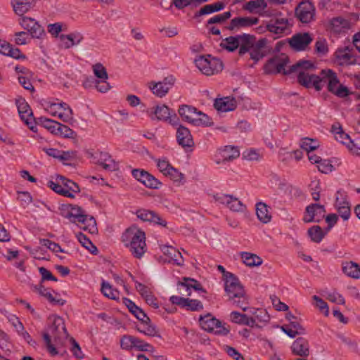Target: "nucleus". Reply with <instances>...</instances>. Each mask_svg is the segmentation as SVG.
Instances as JSON below:
<instances>
[{
    "label": "nucleus",
    "mask_w": 360,
    "mask_h": 360,
    "mask_svg": "<svg viewBox=\"0 0 360 360\" xmlns=\"http://www.w3.org/2000/svg\"><path fill=\"white\" fill-rule=\"evenodd\" d=\"M315 70L316 65L313 62L302 60L290 66L289 71L284 72V74L297 72L299 84L306 88H314L316 91H321L324 84H327L328 91L336 96L345 98L349 95L348 88L340 83L337 74L333 70L324 69L319 75H316L313 73Z\"/></svg>",
    "instance_id": "f257e3e1"
},
{
    "label": "nucleus",
    "mask_w": 360,
    "mask_h": 360,
    "mask_svg": "<svg viewBox=\"0 0 360 360\" xmlns=\"http://www.w3.org/2000/svg\"><path fill=\"white\" fill-rule=\"evenodd\" d=\"M60 214L72 223L79 222L84 224L82 229L91 233H96L98 229L94 217L85 214L84 211L77 205H63L60 208Z\"/></svg>",
    "instance_id": "f03ea898"
},
{
    "label": "nucleus",
    "mask_w": 360,
    "mask_h": 360,
    "mask_svg": "<svg viewBox=\"0 0 360 360\" xmlns=\"http://www.w3.org/2000/svg\"><path fill=\"white\" fill-rule=\"evenodd\" d=\"M122 242L129 248L131 255L140 259L146 251V234L136 226L127 229L122 236Z\"/></svg>",
    "instance_id": "7ed1b4c3"
},
{
    "label": "nucleus",
    "mask_w": 360,
    "mask_h": 360,
    "mask_svg": "<svg viewBox=\"0 0 360 360\" xmlns=\"http://www.w3.org/2000/svg\"><path fill=\"white\" fill-rule=\"evenodd\" d=\"M224 290L229 300L243 311L248 309L245 293L238 278L231 273L225 274Z\"/></svg>",
    "instance_id": "20e7f679"
},
{
    "label": "nucleus",
    "mask_w": 360,
    "mask_h": 360,
    "mask_svg": "<svg viewBox=\"0 0 360 360\" xmlns=\"http://www.w3.org/2000/svg\"><path fill=\"white\" fill-rule=\"evenodd\" d=\"M250 37L245 49L247 52L250 53V58L257 63L266 56L271 51V48L268 45V40L265 38L256 41L254 35L250 34Z\"/></svg>",
    "instance_id": "39448f33"
},
{
    "label": "nucleus",
    "mask_w": 360,
    "mask_h": 360,
    "mask_svg": "<svg viewBox=\"0 0 360 360\" xmlns=\"http://www.w3.org/2000/svg\"><path fill=\"white\" fill-rule=\"evenodd\" d=\"M195 64L198 70L204 75L210 76L218 73L223 69V63L221 60L200 56L195 60Z\"/></svg>",
    "instance_id": "423d86ee"
},
{
    "label": "nucleus",
    "mask_w": 360,
    "mask_h": 360,
    "mask_svg": "<svg viewBox=\"0 0 360 360\" xmlns=\"http://www.w3.org/2000/svg\"><path fill=\"white\" fill-rule=\"evenodd\" d=\"M249 34H243L237 36H231L226 37L223 39L220 44L221 47L229 51H234L238 48H239V54L240 56L244 55L247 53V49H245L247 43H249L250 39Z\"/></svg>",
    "instance_id": "0eeeda50"
},
{
    "label": "nucleus",
    "mask_w": 360,
    "mask_h": 360,
    "mask_svg": "<svg viewBox=\"0 0 360 360\" xmlns=\"http://www.w3.org/2000/svg\"><path fill=\"white\" fill-rule=\"evenodd\" d=\"M199 322L202 328L208 332L219 335H226L229 332L228 328L222 325L218 319L212 317L210 314L204 316H200Z\"/></svg>",
    "instance_id": "6e6552de"
},
{
    "label": "nucleus",
    "mask_w": 360,
    "mask_h": 360,
    "mask_svg": "<svg viewBox=\"0 0 360 360\" xmlns=\"http://www.w3.org/2000/svg\"><path fill=\"white\" fill-rule=\"evenodd\" d=\"M213 198L215 202L226 205L232 212H243L246 210V206L232 195L217 193Z\"/></svg>",
    "instance_id": "1a4fd4ad"
},
{
    "label": "nucleus",
    "mask_w": 360,
    "mask_h": 360,
    "mask_svg": "<svg viewBox=\"0 0 360 360\" xmlns=\"http://www.w3.org/2000/svg\"><path fill=\"white\" fill-rule=\"evenodd\" d=\"M15 103L18 108V113L22 120L28 126L30 129L33 132L37 131V127L35 123L33 122V114L32 111L30 108V105L26 101L20 97L16 98Z\"/></svg>",
    "instance_id": "9d476101"
},
{
    "label": "nucleus",
    "mask_w": 360,
    "mask_h": 360,
    "mask_svg": "<svg viewBox=\"0 0 360 360\" xmlns=\"http://www.w3.org/2000/svg\"><path fill=\"white\" fill-rule=\"evenodd\" d=\"M289 59L285 55L276 56L269 59L264 65V71L267 74H277L284 72H288L285 70V67L288 63Z\"/></svg>",
    "instance_id": "9b49d317"
},
{
    "label": "nucleus",
    "mask_w": 360,
    "mask_h": 360,
    "mask_svg": "<svg viewBox=\"0 0 360 360\" xmlns=\"http://www.w3.org/2000/svg\"><path fill=\"white\" fill-rule=\"evenodd\" d=\"M19 25L24 29L27 30L33 38H40L45 34L43 27L34 18L22 16L18 19Z\"/></svg>",
    "instance_id": "f8f14e48"
},
{
    "label": "nucleus",
    "mask_w": 360,
    "mask_h": 360,
    "mask_svg": "<svg viewBox=\"0 0 360 360\" xmlns=\"http://www.w3.org/2000/svg\"><path fill=\"white\" fill-rule=\"evenodd\" d=\"M176 79L172 75L164 78L162 82H150L148 84V88L156 96L162 98L174 84Z\"/></svg>",
    "instance_id": "ddd939ff"
},
{
    "label": "nucleus",
    "mask_w": 360,
    "mask_h": 360,
    "mask_svg": "<svg viewBox=\"0 0 360 360\" xmlns=\"http://www.w3.org/2000/svg\"><path fill=\"white\" fill-rule=\"evenodd\" d=\"M326 210L320 204H311L306 207L303 221L306 223L320 222L325 218Z\"/></svg>",
    "instance_id": "4468645a"
},
{
    "label": "nucleus",
    "mask_w": 360,
    "mask_h": 360,
    "mask_svg": "<svg viewBox=\"0 0 360 360\" xmlns=\"http://www.w3.org/2000/svg\"><path fill=\"white\" fill-rule=\"evenodd\" d=\"M295 15L302 22L309 23L314 18V6L309 1H302L296 8Z\"/></svg>",
    "instance_id": "2eb2a0df"
},
{
    "label": "nucleus",
    "mask_w": 360,
    "mask_h": 360,
    "mask_svg": "<svg viewBox=\"0 0 360 360\" xmlns=\"http://www.w3.org/2000/svg\"><path fill=\"white\" fill-rule=\"evenodd\" d=\"M192 289L196 291L205 292L201 284L193 278L183 277L181 280L177 283V290L179 293L182 295L191 296Z\"/></svg>",
    "instance_id": "dca6fc26"
},
{
    "label": "nucleus",
    "mask_w": 360,
    "mask_h": 360,
    "mask_svg": "<svg viewBox=\"0 0 360 360\" xmlns=\"http://www.w3.org/2000/svg\"><path fill=\"white\" fill-rule=\"evenodd\" d=\"M312 41L313 38L309 33L301 32L294 34L288 42L294 51H302L306 50Z\"/></svg>",
    "instance_id": "f3484780"
},
{
    "label": "nucleus",
    "mask_w": 360,
    "mask_h": 360,
    "mask_svg": "<svg viewBox=\"0 0 360 360\" xmlns=\"http://www.w3.org/2000/svg\"><path fill=\"white\" fill-rule=\"evenodd\" d=\"M91 158L94 160V163L102 166L105 170L115 171L118 169V165L108 153L98 151L91 153Z\"/></svg>",
    "instance_id": "a211bd4d"
},
{
    "label": "nucleus",
    "mask_w": 360,
    "mask_h": 360,
    "mask_svg": "<svg viewBox=\"0 0 360 360\" xmlns=\"http://www.w3.org/2000/svg\"><path fill=\"white\" fill-rule=\"evenodd\" d=\"M169 301L173 304L178 305L184 309L192 311H198L203 309L202 302L198 300L185 298L180 296L172 295Z\"/></svg>",
    "instance_id": "6ab92c4d"
},
{
    "label": "nucleus",
    "mask_w": 360,
    "mask_h": 360,
    "mask_svg": "<svg viewBox=\"0 0 360 360\" xmlns=\"http://www.w3.org/2000/svg\"><path fill=\"white\" fill-rule=\"evenodd\" d=\"M132 174L135 179L148 188L158 189L161 185L160 181L145 170L134 169L132 170Z\"/></svg>",
    "instance_id": "aec40b11"
},
{
    "label": "nucleus",
    "mask_w": 360,
    "mask_h": 360,
    "mask_svg": "<svg viewBox=\"0 0 360 360\" xmlns=\"http://www.w3.org/2000/svg\"><path fill=\"white\" fill-rule=\"evenodd\" d=\"M49 330L56 341L66 339L68 337L64 320L60 316H55L53 318L52 324L49 326Z\"/></svg>",
    "instance_id": "412c9836"
},
{
    "label": "nucleus",
    "mask_w": 360,
    "mask_h": 360,
    "mask_svg": "<svg viewBox=\"0 0 360 360\" xmlns=\"http://www.w3.org/2000/svg\"><path fill=\"white\" fill-rule=\"evenodd\" d=\"M288 18L277 15L269 22L266 29L271 33L281 35L288 30Z\"/></svg>",
    "instance_id": "4be33fe9"
},
{
    "label": "nucleus",
    "mask_w": 360,
    "mask_h": 360,
    "mask_svg": "<svg viewBox=\"0 0 360 360\" xmlns=\"http://www.w3.org/2000/svg\"><path fill=\"white\" fill-rule=\"evenodd\" d=\"M136 216L143 221H148L162 227L167 226V221L158 213L148 210H139L136 212Z\"/></svg>",
    "instance_id": "5701e85b"
},
{
    "label": "nucleus",
    "mask_w": 360,
    "mask_h": 360,
    "mask_svg": "<svg viewBox=\"0 0 360 360\" xmlns=\"http://www.w3.org/2000/svg\"><path fill=\"white\" fill-rule=\"evenodd\" d=\"M37 0H11V6L15 14L22 17L36 6Z\"/></svg>",
    "instance_id": "b1692460"
},
{
    "label": "nucleus",
    "mask_w": 360,
    "mask_h": 360,
    "mask_svg": "<svg viewBox=\"0 0 360 360\" xmlns=\"http://www.w3.org/2000/svg\"><path fill=\"white\" fill-rule=\"evenodd\" d=\"M258 22L259 19L256 17H237L231 20L228 29L231 31H237L241 28L250 27Z\"/></svg>",
    "instance_id": "393cba45"
},
{
    "label": "nucleus",
    "mask_w": 360,
    "mask_h": 360,
    "mask_svg": "<svg viewBox=\"0 0 360 360\" xmlns=\"http://www.w3.org/2000/svg\"><path fill=\"white\" fill-rule=\"evenodd\" d=\"M176 140L179 145L184 148H191L194 146V141L190 130L182 125H179L176 128Z\"/></svg>",
    "instance_id": "a878e982"
},
{
    "label": "nucleus",
    "mask_w": 360,
    "mask_h": 360,
    "mask_svg": "<svg viewBox=\"0 0 360 360\" xmlns=\"http://www.w3.org/2000/svg\"><path fill=\"white\" fill-rule=\"evenodd\" d=\"M335 207L343 220H348L351 214L350 207L349 202L345 200L343 195L340 191L337 192Z\"/></svg>",
    "instance_id": "bb28decb"
},
{
    "label": "nucleus",
    "mask_w": 360,
    "mask_h": 360,
    "mask_svg": "<svg viewBox=\"0 0 360 360\" xmlns=\"http://www.w3.org/2000/svg\"><path fill=\"white\" fill-rule=\"evenodd\" d=\"M214 106L217 111L226 112L235 110L237 103L236 99L233 98L224 97L216 98Z\"/></svg>",
    "instance_id": "cd10ccee"
},
{
    "label": "nucleus",
    "mask_w": 360,
    "mask_h": 360,
    "mask_svg": "<svg viewBox=\"0 0 360 360\" xmlns=\"http://www.w3.org/2000/svg\"><path fill=\"white\" fill-rule=\"evenodd\" d=\"M293 354L302 357H307L309 355V345L308 341L303 338L296 339L291 346Z\"/></svg>",
    "instance_id": "c85d7f7f"
},
{
    "label": "nucleus",
    "mask_w": 360,
    "mask_h": 360,
    "mask_svg": "<svg viewBox=\"0 0 360 360\" xmlns=\"http://www.w3.org/2000/svg\"><path fill=\"white\" fill-rule=\"evenodd\" d=\"M188 123L195 127H210L213 125L212 119L201 111L195 110Z\"/></svg>",
    "instance_id": "c756f323"
},
{
    "label": "nucleus",
    "mask_w": 360,
    "mask_h": 360,
    "mask_svg": "<svg viewBox=\"0 0 360 360\" xmlns=\"http://www.w3.org/2000/svg\"><path fill=\"white\" fill-rule=\"evenodd\" d=\"M349 27L350 22L342 17H335L329 21L328 28L336 33L344 32Z\"/></svg>",
    "instance_id": "7c9ffc66"
},
{
    "label": "nucleus",
    "mask_w": 360,
    "mask_h": 360,
    "mask_svg": "<svg viewBox=\"0 0 360 360\" xmlns=\"http://www.w3.org/2000/svg\"><path fill=\"white\" fill-rule=\"evenodd\" d=\"M231 321L233 323L248 326L250 327L257 326L256 321L252 317H249L246 314H240L238 311H233L230 315Z\"/></svg>",
    "instance_id": "2f4dec72"
},
{
    "label": "nucleus",
    "mask_w": 360,
    "mask_h": 360,
    "mask_svg": "<svg viewBox=\"0 0 360 360\" xmlns=\"http://www.w3.org/2000/svg\"><path fill=\"white\" fill-rule=\"evenodd\" d=\"M136 330L141 333L150 337H158L161 338V335L158 333L156 326L151 323L150 319L149 321H141L140 325L136 326Z\"/></svg>",
    "instance_id": "473e14b6"
},
{
    "label": "nucleus",
    "mask_w": 360,
    "mask_h": 360,
    "mask_svg": "<svg viewBox=\"0 0 360 360\" xmlns=\"http://www.w3.org/2000/svg\"><path fill=\"white\" fill-rule=\"evenodd\" d=\"M342 269L344 274L353 278H360V266L352 261L344 262L342 264Z\"/></svg>",
    "instance_id": "72a5a7b5"
},
{
    "label": "nucleus",
    "mask_w": 360,
    "mask_h": 360,
    "mask_svg": "<svg viewBox=\"0 0 360 360\" xmlns=\"http://www.w3.org/2000/svg\"><path fill=\"white\" fill-rule=\"evenodd\" d=\"M33 288L34 291L37 292L41 296L46 298L51 304L61 306L65 304L64 300L54 297L53 294L41 284L39 285H34Z\"/></svg>",
    "instance_id": "f704fd0d"
},
{
    "label": "nucleus",
    "mask_w": 360,
    "mask_h": 360,
    "mask_svg": "<svg viewBox=\"0 0 360 360\" xmlns=\"http://www.w3.org/2000/svg\"><path fill=\"white\" fill-rule=\"evenodd\" d=\"M269 208V206L263 202H259L256 204V214L257 218L264 224L269 223L271 219V214Z\"/></svg>",
    "instance_id": "c9c22d12"
},
{
    "label": "nucleus",
    "mask_w": 360,
    "mask_h": 360,
    "mask_svg": "<svg viewBox=\"0 0 360 360\" xmlns=\"http://www.w3.org/2000/svg\"><path fill=\"white\" fill-rule=\"evenodd\" d=\"M225 4L221 1H218L212 4H207L204 6L199 11L195 13L194 17L198 18L203 15L210 14L214 12L221 11L224 8Z\"/></svg>",
    "instance_id": "e433bc0d"
},
{
    "label": "nucleus",
    "mask_w": 360,
    "mask_h": 360,
    "mask_svg": "<svg viewBox=\"0 0 360 360\" xmlns=\"http://www.w3.org/2000/svg\"><path fill=\"white\" fill-rule=\"evenodd\" d=\"M267 7L264 0H252L244 5V9L251 13H261Z\"/></svg>",
    "instance_id": "4c0bfd02"
},
{
    "label": "nucleus",
    "mask_w": 360,
    "mask_h": 360,
    "mask_svg": "<svg viewBox=\"0 0 360 360\" xmlns=\"http://www.w3.org/2000/svg\"><path fill=\"white\" fill-rule=\"evenodd\" d=\"M164 253L167 255L174 264L181 266L184 264V258L181 253L172 246H165L162 249Z\"/></svg>",
    "instance_id": "58836bf2"
},
{
    "label": "nucleus",
    "mask_w": 360,
    "mask_h": 360,
    "mask_svg": "<svg viewBox=\"0 0 360 360\" xmlns=\"http://www.w3.org/2000/svg\"><path fill=\"white\" fill-rule=\"evenodd\" d=\"M220 155L223 162H230L240 156V151L237 147L226 146L220 150Z\"/></svg>",
    "instance_id": "ea45409f"
},
{
    "label": "nucleus",
    "mask_w": 360,
    "mask_h": 360,
    "mask_svg": "<svg viewBox=\"0 0 360 360\" xmlns=\"http://www.w3.org/2000/svg\"><path fill=\"white\" fill-rule=\"evenodd\" d=\"M241 258L243 259V263L248 266H259L262 264V258L255 254L245 252H242Z\"/></svg>",
    "instance_id": "a19ab883"
},
{
    "label": "nucleus",
    "mask_w": 360,
    "mask_h": 360,
    "mask_svg": "<svg viewBox=\"0 0 360 360\" xmlns=\"http://www.w3.org/2000/svg\"><path fill=\"white\" fill-rule=\"evenodd\" d=\"M336 57L341 64L352 65L355 63V60L353 58L349 47H345L344 49H338L336 51Z\"/></svg>",
    "instance_id": "79ce46f5"
},
{
    "label": "nucleus",
    "mask_w": 360,
    "mask_h": 360,
    "mask_svg": "<svg viewBox=\"0 0 360 360\" xmlns=\"http://www.w3.org/2000/svg\"><path fill=\"white\" fill-rule=\"evenodd\" d=\"M60 39L61 41L68 40L70 41V44L65 45V49H69L79 44L82 41L83 36L79 32H74L69 34H61Z\"/></svg>",
    "instance_id": "37998d69"
},
{
    "label": "nucleus",
    "mask_w": 360,
    "mask_h": 360,
    "mask_svg": "<svg viewBox=\"0 0 360 360\" xmlns=\"http://www.w3.org/2000/svg\"><path fill=\"white\" fill-rule=\"evenodd\" d=\"M326 231L324 232L319 226H314L307 231V234L311 240L316 243H320L324 238Z\"/></svg>",
    "instance_id": "c03bdc74"
},
{
    "label": "nucleus",
    "mask_w": 360,
    "mask_h": 360,
    "mask_svg": "<svg viewBox=\"0 0 360 360\" xmlns=\"http://www.w3.org/2000/svg\"><path fill=\"white\" fill-rule=\"evenodd\" d=\"M77 238L82 245L88 250L91 253L96 255L98 253L97 248L92 243V242L82 233L77 234Z\"/></svg>",
    "instance_id": "a18cd8bd"
},
{
    "label": "nucleus",
    "mask_w": 360,
    "mask_h": 360,
    "mask_svg": "<svg viewBox=\"0 0 360 360\" xmlns=\"http://www.w3.org/2000/svg\"><path fill=\"white\" fill-rule=\"evenodd\" d=\"M56 182L53 181H49L48 182L49 186L56 193L62 195L65 197L73 198L75 197L74 194H70L68 191H64L63 185L61 184L59 180V176L56 179Z\"/></svg>",
    "instance_id": "49530a36"
},
{
    "label": "nucleus",
    "mask_w": 360,
    "mask_h": 360,
    "mask_svg": "<svg viewBox=\"0 0 360 360\" xmlns=\"http://www.w3.org/2000/svg\"><path fill=\"white\" fill-rule=\"evenodd\" d=\"M52 115L53 116H58L60 120L65 122L70 123L73 122V112L71 108H64L63 110H55L52 111Z\"/></svg>",
    "instance_id": "de8ad7c7"
},
{
    "label": "nucleus",
    "mask_w": 360,
    "mask_h": 360,
    "mask_svg": "<svg viewBox=\"0 0 360 360\" xmlns=\"http://www.w3.org/2000/svg\"><path fill=\"white\" fill-rule=\"evenodd\" d=\"M101 292L104 296L112 300L119 299V292L113 289L109 283L103 281L101 284Z\"/></svg>",
    "instance_id": "09e8293b"
},
{
    "label": "nucleus",
    "mask_w": 360,
    "mask_h": 360,
    "mask_svg": "<svg viewBox=\"0 0 360 360\" xmlns=\"http://www.w3.org/2000/svg\"><path fill=\"white\" fill-rule=\"evenodd\" d=\"M59 180L61 184L63 185L64 191H68L70 194H73V193H79L80 189L79 186L75 183L74 181L66 179L63 176H59Z\"/></svg>",
    "instance_id": "8fccbe9b"
},
{
    "label": "nucleus",
    "mask_w": 360,
    "mask_h": 360,
    "mask_svg": "<svg viewBox=\"0 0 360 360\" xmlns=\"http://www.w3.org/2000/svg\"><path fill=\"white\" fill-rule=\"evenodd\" d=\"M195 110L193 106L184 105L179 107L178 112L184 121L189 122Z\"/></svg>",
    "instance_id": "3c124183"
},
{
    "label": "nucleus",
    "mask_w": 360,
    "mask_h": 360,
    "mask_svg": "<svg viewBox=\"0 0 360 360\" xmlns=\"http://www.w3.org/2000/svg\"><path fill=\"white\" fill-rule=\"evenodd\" d=\"M172 112L167 105H157L154 110V114L155 115V118L159 121H165L168 117V115Z\"/></svg>",
    "instance_id": "603ef678"
},
{
    "label": "nucleus",
    "mask_w": 360,
    "mask_h": 360,
    "mask_svg": "<svg viewBox=\"0 0 360 360\" xmlns=\"http://www.w3.org/2000/svg\"><path fill=\"white\" fill-rule=\"evenodd\" d=\"M92 70L96 76V77L98 79H108V75L106 71L105 68L101 63H97L92 66Z\"/></svg>",
    "instance_id": "864d4df0"
},
{
    "label": "nucleus",
    "mask_w": 360,
    "mask_h": 360,
    "mask_svg": "<svg viewBox=\"0 0 360 360\" xmlns=\"http://www.w3.org/2000/svg\"><path fill=\"white\" fill-rule=\"evenodd\" d=\"M300 147L309 153L310 151L316 150L319 147V145L314 139L304 138L301 141Z\"/></svg>",
    "instance_id": "5fc2aeb1"
},
{
    "label": "nucleus",
    "mask_w": 360,
    "mask_h": 360,
    "mask_svg": "<svg viewBox=\"0 0 360 360\" xmlns=\"http://www.w3.org/2000/svg\"><path fill=\"white\" fill-rule=\"evenodd\" d=\"M40 120L44 128L47 129L52 134L56 135L57 131H58V126L59 122L48 118H41Z\"/></svg>",
    "instance_id": "6e6d98bb"
},
{
    "label": "nucleus",
    "mask_w": 360,
    "mask_h": 360,
    "mask_svg": "<svg viewBox=\"0 0 360 360\" xmlns=\"http://www.w3.org/2000/svg\"><path fill=\"white\" fill-rule=\"evenodd\" d=\"M58 131L56 135L63 136L64 138H75L76 136L75 132L66 125L58 124Z\"/></svg>",
    "instance_id": "4d7b16f0"
},
{
    "label": "nucleus",
    "mask_w": 360,
    "mask_h": 360,
    "mask_svg": "<svg viewBox=\"0 0 360 360\" xmlns=\"http://www.w3.org/2000/svg\"><path fill=\"white\" fill-rule=\"evenodd\" d=\"M312 299L315 301L316 307H317L325 316H328L329 314L328 304L317 295H314Z\"/></svg>",
    "instance_id": "13d9d810"
},
{
    "label": "nucleus",
    "mask_w": 360,
    "mask_h": 360,
    "mask_svg": "<svg viewBox=\"0 0 360 360\" xmlns=\"http://www.w3.org/2000/svg\"><path fill=\"white\" fill-rule=\"evenodd\" d=\"M328 51L326 40L319 39L315 43V52L319 56H324Z\"/></svg>",
    "instance_id": "bf43d9fd"
},
{
    "label": "nucleus",
    "mask_w": 360,
    "mask_h": 360,
    "mask_svg": "<svg viewBox=\"0 0 360 360\" xmlns=\"http://www.w3.org/2000/svg\"><path fill=\"white\" fill-rule=\"evenodd\" d=\"M231 16V13L230 11L224 12L221 14L214 15V17H212L208 20L207 25L223 23L226 20L230 18Z\"/></svg>",
    "instance_id": "052dcab7"
},
{
    "label": "nucleus",
    "mask_w": 360,
    "mask_h": 360,
    "mask_svg": "<svg viewBox=\"0 0 360 360\" xmlns=\"http://www.w3.org/2000/svg\"><path fill=\"white\" fill-rule=\"evenodd\" d=\"M40 244L42 245L43 246L46 247L53 252H65V250L62 249L58 243L53 242L49 239H41Z\"/></svg>",
    "instance_id": "680f3d73"
},
{
    "label": "nucleus",
    "mask_w": 360,
    "mask_h": 360,
    "mask_svg": "<svg viewBox=\"0 0 360 360\" xmlns=\"http://www.w3.org/2000/svg\"><path fill=\"white\" fill-rule=\"evenodd\" d=\"M134 336L124 335L120 339V347L124 350H131L133 349Z\"/></svg>",
    "instance_id": "e2e57ef3"
},
{
    "label": "nucleus",
    "mask_w": 360,
    "mask_h": 360,
    "mask_svg": "<svg viewBox=\"0 0 360 360\" xmlns=\"http://www.w3.org/2000/svg\"><path fill=\"white\" fill-rule=\"evenodd\" d=\"M134 343H133V348H136L138 350L149 351L150 349L153 348V347L150 344H148V343L145 342L144 341H143L142 340L137 338L134 336Z\"/></svg>",
    "instance_id": "0e129e2a"
},
{
    "label": "nucleus",
    "mask_w": 360,
    "mask_h": 360,
    "mask_svg": "<svg viewBox=\"0 0 360 360\" xmlns=\"http://www.w3.org/2000/svg\"><path fill=\"white\" fill-rule=\"evenodd\" d=\"M165 176H169L175 182H181L184 178L183 174L173 167L169 169V171H167V173Z\"/></svg>",
    "instance_id": "69168bd1"
},
{
    "label": "nucleus",
    "mask_w": 360,
    "mask_h": 360,
    "mask_svg": "<svg viewBox=\"0 0 360 360\" xmlns=\"http://www.w3.org/2000/svg\"><path fill=\"white\" fill-rule=\"evenodd\" d=\"M326 298L329 301L338 304H344L345 303V299L342 295L335 291L328 292L326 295Z\"/></svg>",
    "instance_id": "338daca9"
},
{
    "label": "nucleus",
    "mask_w": 360,
    "mask_h": 360,
    "mask_svg": "<svg viewBox=\"0 0 360 360\" xmlns=\"http://www.w3.org/2000/svg\"><path fill=\"white\" fill-rule=\"evenodd\" d=\"M317 167L321 172L325 174L332 172L333 169V165L328 160H321L317 165Z\"/></svg>",
    "instance_id": "774afa93"
}]
</instances>
